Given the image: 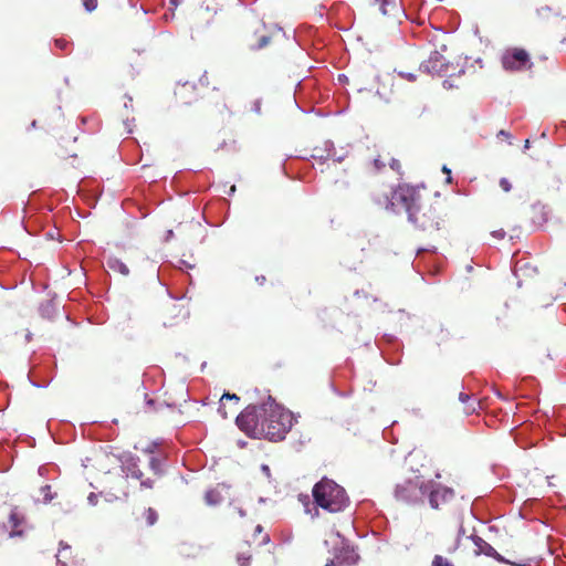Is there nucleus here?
Instances as JSON below:
<instances>
[{"label": "nucleus", "mask_w": 566, "mask_h": 566, "mask_svg": "<svg viewBox=\"0 0 566 566\" xmlns=\"http://www.w3.org/2000/svg\"><path fill=\"white\" fill-rule=\"evenodd\" d=\"M235 423L241 431L248 433V413L245 411H241L237 416Z\"/></svg>", "instance_id": "6ab92c4d"}, {"label": "nucleus", "mask_w": 566, "mask_h": 566, "mask_svg": "<svg viewBox=\"0 0 566 566\" xmlns=\"http://www.w3.org/2000/svg\"><path fill=\"white\" fill-rule=\"evenodd\" d=\"M223 489H224L223 485H218L217 488L207 491L206 495H205V500H206L207 504L208 505L219 504L223 500V496L221 494V491Z\"/></svg>", "instance_id": "2eb2a0df"}, {"label": "nucleus", "mask_w": 566, "mask_h": 566, "mask_svg": "<svg viewBox=\"0 0 566 566\" xmlns=\"http://www.w3.org/2000/svg\"><path fill=\"white\" fill-rule=\"evenodd\" d=\"M515 558H524L523 556H520L517 554H512L510 557H507L506 559H515Z\"/></svg>", "instance_id": "c9c22d12"}, {"label": "nucleus", "mask_w": 566, "mask_h": 566, "mask_svg": "<svg viewBox=\"0 0 566 566\" xmlns=\"http://www.w3.org/2000/svg\"><path fill=\"white\" fill-rule=\"evenodd\" d=\"M262 471L268 478L270 476V468L268 465H262Z\"/></svg>", "instance_id": "f704fd0d"}, {"label": "nucleus", "mask_w": 566, "mask_h": 566, "mask_svg": "<svg viewBox=\"0 0 566 566\" xmlns=\"http://www.w3.org/2000/svg\"><path fill=\"white\" fill-rule=\"evenodd\" d=\"M144 518L146 521L147 526H153L158 520V514L154 509L148 507L144 512Z\"/></svg>", "instance_id": "aec40b11"}, {"label": "nucleus", "mask_w": 566, "mask_h": 566, "mask_svg": "<svg viewBox=\"0 0 566 566\" xmlns=\"http://www.w3.org/2000/svg\"><path fill=\"white\" fill-rule=\"evenodd\" d=\"M125 471L127 476L138 480L143 489H153L155 481L163 475L161 461L154 455L149 458L147 472L134 460L127 462Z\"/></svg>", "instance_id": "423d86ee"}, {"label": "nucleus", "mask_w": 566, "mask_h": 566, "mask_svg": "<svg viewBox=\"0 0 566 566\" xmlns=\"http://www.w3.org/2000/svg\"><path fill=\"white\" fill-rule=\"evenodd\" d=\"M442 170H443V172H446V174H448V175H450V172H451V171H450V169H448L446 166L443 167V169H442Z\"/></svg>", "instance_id": "ea45409f"}, {"label": "nucleus", "mask_w": 566, "mask_h": 566, "mask_svg": "<svg viewBox=\"0 0 566 566\" xmlns=\"http://www.w3.org/2000/svg\"><path fill=\"white\" fill-rule=\"evenodd\" d=\"M97 0H82V4L87 12H93L97 8Z\"/></svg>", "instance_id": "4be33fe9"}, {"label": "nucleus", "mask_w": 566, "mask_h": 566, "mask_svg": "<svg viewBox=\"0 0 566 566\" xmlns=\"http://www.w3.org/2000/svg\"><path fill=\"white\" fill-rule=\"evenodd\" d=\"M234 513L238 514V516L241 517V518L244 517V515H245V513H244V511L242 509L235 510Z\"/></svg>", "instance_id": "72a5a7b5"}, {"label": "nucleus", "mask_w": 566, "mask_h": 566, "mask_svg": "<svg viewBox=\"0 0 566 566\" xmlns=\"http://www.w3.org/2000/svg\"><path fill=\"white\" fill-rule=\"evenodd\" d=\"M41 492L43 493V499H44L45 502L52 501L53 496L51 494V486L50 485H44L41 489Z\"/></svg>", "instance_id": "5701e85b"}, {"label": "nucleus", "mask_w": 566, "mask_h": 566, "mask_svg": "<svg viewBox=\"0 0 566 566\" xmlns=\"http://www.w3.org/2000/svg\"><path fill=\"white\" fill-rule=\"evenodd\" d=\"M492 235L496 239H503L505 237L504 230H496L492 232Z\"/></svg>", "instance_id": "c756f323"}, {"label": "nucleus", "mask_w": 566, "mask_h": 566, "mask_svg": "<svg viewBox=\"0 0 566 566\" xmlns=\"http://www.w3.org/2000/svg\"><path fill=\"white\" fill-rule=\"evenodd\" d=\"M216 90V85L210 83L209 81V74L207 71L203 72V74L200 76L199 78V87H198V91L200 92L201 96L203 95V93L208 90Z\"/></svg>", "instance_id": "a211bd4d"}, {"label": "nucleus", "mask_w": 566, "mask_h": 566, "mask_svg": "<svg viewBox=\"0 0 566 566\" xmlns=\"http://www.w3.org/2000/svg\"><path fill=\"white\" fill-rule=\"evenodd\" d=\"M325 566H343V564L337 563V556L335 555V557L328 560Z\"/></svg>", "instance_id": "7c9ffc66"}, {"label": "nucleus", "mask_w": 566, "mask_h": 566, "mask_svg": "<svg viewBox=\"0 0 566 566\" xmlns=\"http://www.w3.org/2000/svg\"><path fill=\"white\" fill-rule=\"evenodd\" d=\"M394 199L405 208L409 221L418 229L429 237L439 233L449 210L444 198L411 186H400L395 191Z\"/></svg>", "instance_id": "f257e3e1"}, {"label": "nucleus", "mask_w": 566, "mask_h": 566, "mask_svg": "<svg viewBox=\"0 0 566 566\" xmlns=\"http://www.w3.org/2000/svg\"><path fill=\"white\" fill-rule=\"evenodd\" d=\"M253 111L255 114L258 115H262V111H261V101L260 99H256L254 103H253Z\"/></svg>", "instance_id": "c85d7f7f"}, {"label": "nucleus", "mask_w": 566, "mask_h": 566, "mask_svg": "<svg viewBox=\"0 0 566 566\" xmlns=\"http://www.w3.org/2000/svg\"><path fill=\"white\" fill-rule=\"evenodd\" d=\"M240 398L234 394H224L220 399L219 412L220 415L227 419L229 417V412L227 411V403L233 402V408L231 409V413H234L238 410Z\"/></svg>", "instance_id": "4468645a"}, {"label": "nucleus", "mask_w": 566, "mask_h": 566, "mask_svg": "<svg viewBox=\"0 0 566 566\" xmlns=\"http://www.w3.org/2000/svg\"><path fill=\"white\" fill-rule=\"evenodd\" d=\"M530 147V139H526L524 143V148L527 149Z\"/></svg>", "instance_id": "4c0bfd02"}, {"label": "nucleus", "mask_w": 566, "mask_h": 566, "mask_svg": "<svg viewBox=\"0 0 566 566\" xmlns=\"http://www.w3.org/2000/svg\"><path fill=\"white\" fill-rule=\"evenodd\" d=\"M373 164L377 171H379L380 169H382L386 166V163L384 160H381V156H378L377 158H375Z\"/></svg>", "instance_id": "393cba45"}, {"label": "nucleus", "mask_w": 566, "mask_h": 566, "mask_svg": "<svg viewBox=\"0 0 566 566\" xmlns=\"http://www.w3.org/2000/svg\"><path fill=\"white\" fill-rule=\"evenodd\" d=\"M472 541L476 547L475 553L478 555L484 554V555L492 557L501 563L510 564L513 566H525L528 562V558L504 559V557L502 555H500L493 546H491L488 542H485L480 536H472Z\"/></svg>", "instance_id": "9d476101"}, {"label": "nucleus", "mask_w": 566, "mask_h": 566, "mask_svg": "<svg viewBox=\"0 0 566 566\" xmlns=\"http://www.w3.org/2000/svg\"><path fill=\"white\" fill-rule=\"evenodd\" d=\"M174 95L176 102L180 105H191L192 103L197 102L199 97H201L198 87L190 82L177 84L174 91Z\"/></svg>", "instance_id": "9b49d317"}, {"label": "nucleus", "mask_w": 566, "mask_h": 566, "mask_svg": "<svg viewBox=\"0 0 566 566\" xmlns=\"http://www.w3.org/2000/svg\"><path fill=\"white\" fill-rule=\"evenodd\" d=\"M62 566H65L64 564Z\"/></svg>", "instance_id": "a19ab883"}, {"label": "nucleus", "mask_w": 566, "mask_h": 566, "mask_svg": "<svg viewBox=\"0 0 566 566\" xmlns=\"http://www.w3.org/2000/svg\"><path fill=\"white\" fill-rule=\"evenodd\" d=\"M380 11L382 14H387V10H386V0H382L381 2V6H380Z\"/></svg>", "instance_id": "473e14b6"}, {"label": "nucleus", "mask_w": 566, "mask_h": 566, "mask_svg": "<svg viewBox=\"0 0 566 566\" xmlns=\"http://www.w3.org/2000/svg\"><path fill=\"white\" fill-rule=\"evenodd\" d=\"M254 542L258 546L270 545V535L263 532V527L261 525H256L253 533Z\"/></svg>", "instance_id": "dca6fc26"}, {"label": "nucleus", "mask_w": 566, "mask_h": 566, "mask_svg": "<svg viewBox=\"0 0 566 566\" xmlns=\"http://www.w3.org/2000/svg\"><path fill=\"white\" fill-rule=\"evenodd\" d=\"M312 493L315 504L331 513L343 511L349 503L344 488L327 478L317 482Z\"/></svg>", "instance_id": "7ed1b4c3"}, {"label": "nucleus", "mask_w": 566, "mask_h": 566, "mask_svg": "<svg viewBox=\"0 0 566 566\" xmlns=\"http://www.w3.org/2000/svg\"><path fill=\"white\" fill-rule=\"evenodd\" d=\"M55 44H56V45H59V46H61V48H63V43H62V41H61V40H56V41H55Z\"/></svg>", "instance_id": "58836bf2"}, {"label": "nucleus", "mask_w": 566, "mask_h": 566, "mask_svg": "<svg viewBox=\"0 0 566 566\" xmlns=\"http://www.w3.org/2000/svg\"><path fill=\"white\" fill-rule=\"evenodd\" d=\"M423 497L427 496L432 509L439 510L450 503L454 497V491L451 488L441 485L432 480L426 482Z\"/></svg>", "instance_id": "1a4fd4ad"}, {"label": "nucleus", "mask_w": 566, "mask_h": 566, "mask_svg": "<svg viewBox=\"0 0 566 566\" xmlns=\"http://www.w3.org/2000/svg\"><path fill=\"white\" fill-rule=\"evenodd\" d=\"M336 556H337L338 564H343V565H347V566H352V565L356 564V562L359 558V556L356 553V551L354 549V547H352L349 545H343V547L336 553Z\"/></svg>", "instance_id": "ddd939ff"}, {"label": "nucleus", "mask_w": 566, "mask_h": 566, "mask_svg": "<svg viewBox=\"0 0 566 566\" xmlns=\"http://www.w3.org/2000/svg\"><path fill=\"white\" fill-rule=\"evenodd\" d=\"M424 484L426 482L420 481L418 476L413 480H406L396 485L395 496L408 504L418 503L423 499Z\"/></svg>", "instance_id": "6e6552de"}, {"label": "nucleus", "mask_w": 566, "mask_h": 566, "mask_svg": "<svg viewBox=\"0 0 566 566\" xmlns=\"http://www.w3.org/2000/svg\"><path fill=\"white\" fill-rule=\"evenodd\" d=\"M500 187L503 189V191L509 192L512 189V185L506 178L500 179Z\"/></svg>", "instance_id": "b1692460"}, {"label": "nucleus", "mask_w": 566, "mask_h": 566, "mask_svg": "<svg viewBox=\"0 0 566 566\" xmlns=\"http://www.w3.org/2000/svg\"><path fill=\"white\" fill-rule=\"evenodd\" d=\"M238 446H239V448L243 449L245 447V442L242 440H239Z\"/></svg>", "instance_id": "e433bc0d"}, {"label": "nucleus", "mask_w": 566, "mask_h": 566, "mask_svg": "<svg viewBox=\"0 0 566 566\" xmlns=\"http://www.w3.org/2000/svg\"><path fill=\"white\" fill-rule=\"evenodd\" d=\"M501 63L506 71L511 72L527 71L533 66L530 53L522 48L505 50L502 54Z\"/></svg>", "instance_id": "0eeeda50"}, {"label": "nucleus", "mask_w": 566, "mask_h": 566, "mask_svg": "<svg viewBox=\"0 0 566 566\" xmlns=\"http://www.w3.org/2000/svg\"><path fill=\"white\" fill-rule=\"evenodd\" d=\"M28 527L25 516L17 507L0 503V538L23 537Z\"/></svg>", "instance_id": "39448f33"}, {"label": "nucleus", "mask_w": 566, "mask_h": 566, "mask_svg": "<svg viewBox=\"0 0 566 566\" xmlns=\"http://www.w3.org/2000/svg\"><path fill=\"white\" fill-rule=\"evenodd\" d=\"M497 137H503V138H505L506 140H509V144H512V142H511V139H512V135H511L507 130L501 129V130L497 133Z\"/></svg>", "instance_id": "a878e982"}, {"label": "nucleus", "mask_w": 566, "mask_h": 566, "mask_svg": "<svg viewBox=\"0 0 566 566\" xmlns=\"http://www.w3.org/2000/svg\"><path fill=\"white\" fill-rule=\"evenodd\" d=\"M444 67L446 61L443 56L437 51L432 52L429 59L423 61L419 66L420 71L429 74H440L444 71Z\"/></svg>", "instance_id": "f8f14e48"}, {"label": "nucleus", "mask_w": 566, "mask_h": 566, "mask_svg": "<svg viewBox=\"0 0 566 566\" xmlns=\"http://www.w3.org/2000/svg\"><path fill=\"white\" fill-rule=\"evenodd\" d=\"M119 270L123 274H128V268L125 264L120 263Z\"/></svg>", "instance_id": "2f4dec72"}, {"label": "nucleus", "mask_w": 566, "mask_h": 566, "mask_svg": "<svg viewBox=\"0 0 566 566\" xmlns=\"http://www.w3.org/2000/svg\"><path fill=\"white\" fill-rule=\"evenodd\" d=\"M389 166L391 167V169H394L396 171H399L401 168L399 160H397L395 158H390Z\"/></svg>", "instance_id": "cd10ccee"}, {"label": "nucleus", "mask_w": 566, "mask_h": 566, "mask_svg": "<svg viewBox=\"0 0 566 566\" xmlns=\"http://www.w3.org/2000/svg\"><path fill=\"white\" fill-rule=\"evenodd\" d=\"M431 566H454L448 558L436 555L432 559Z\"/></svg>", "instance_id": "412c9836"}, {"label": "nucleus", "mask_w": 566, "mask_h": 566, "mask_svg": "<svg viewBox=\"0 0 566 566\" xmlns=\"http://www.w3.org/2000/svg\"><path fill=\"white\" fill-rule=\"evenodd\" d=\"M250 407V438L281 441L293 427V413L276 403L269 394Z\"/></svg>", "instance_id": "f03ea898"}, {"label": "nucleus", "mask_w": 566, "mask_h": 566, "mask_svg": "<svg viewBox=\"0 0 566 566\" xmlns=\"http://www.w3.org/2000/svg\"><path fill=\"white\" fill-rule=\"evenodd\" d=\"M253 36L255 42L251 45V49L254 51L268 50L274 52L286 41L284 30L273 22L260 21L253 31Z\"/></svg>", "instance_id": "20e7f679"}, {"label": "nucleus", "mask_w": 566, "mask_h": 566, "mask_svg": "<svg viewBox=\"0 0 566 566\" xmlns=\"http://www.w3.org/2000/svg\"><path fill=\"white\" fill-rule=\"evenodd\" d=\"M402 78H406L410 82L415 81L416 80V75L412 74V73H407V72H402V71H399L398 73Z\"/></svg>", "instance_id": "bb28decb"}, {"label": "nucleus", "mask_w": 566, "mask_h": 566, "mask_svg": "<svg viewBox=\"0 0 566 566\" xmlns=\"http://www.w3.org/2000/svg\"><path fill=\"white\" fill-rule=\"evenodd\" d=\"M459 400L464 403L463 412L465 415H471L476 410L475 401H471V397L468 394L460 392Z\"/></svg>", "instance_id": "f3484780"}]
</instances>
